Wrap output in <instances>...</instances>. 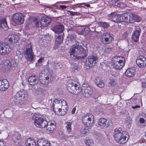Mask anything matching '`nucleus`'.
Returning a JSON list of instances; mask_svg holds the SVG:
<instances>
[{"label":"nucleus","mask_w":146,"mask_h":146,"mask_svg":"<svg viewBox=\"0 0 146 146\" xmlns=\"http://www.w3.org/2000/svg\"><path fill=\"white\" fill-rule=\"evenodd\" d=\"M76 110V108L75 107H74L73 108V109L72 110V112H71V113L72 114L74 113H75Z\"/></svg>","instance_id":"nucleus-57"},{"label":"nucleus","mask_w":146,"mask_h":146,"mask_svg":"<svg viewBox=\"0 0 146 146\" xmlns=\"http://www.w3.org/2000/svg\"><path fill=\"white\" fill-rule=\"evenodd\" d=\"M95 82L98 86L100 88H102L104 86V83L98 78H96Z\"/></svg>","instance_id":"nucleus-38"},{"label":"nucleus","mask_w":146,"mask_h":146,"mask_svg":"<svg viewBox=\"0 0 146 146\" xmlns=\"http://www.w3.org/2000/svg\"><path fill=\"white\" fill-rule=\"evenodd\" d=\"M142 115L143 117H143L146 120V115L143 113L142 114ZM143 117L140 118L138 122V125L141 127H143L146 125L145 119H144Z\"/></svg>","instance_id":"nucleus-32"},{"label":"nucleus","mask_w":146,"mask_h":146,"mask_svg":"<svg viewBox=\"0 0 146 146\" xmlns=\"http://www.w3.org/2000/svg\"><path fill=\"white\" fill-rule=\"evenodd\" d=\"M99 25L101 27L104 28H106L108 25L107 23L103 22H100Z\"/></svg>","instance_id":"nucleus-44"},{"label":"nucleus","mask_w":146,"mask_h":146,"mask_svg":"<svg viewBox=\"0 0 146 146\" xmlns=\"http://www.w3.org/2000/svg\"><path fill=\"white\" fill-rule=\"evenodd\" d=\"M3 142L2 141L0 140V146H2V145H3Z\"/></svg>","instance_id":"nucleus-59"},{"label":"nucleus","mask_w":146,"mask_h":146,"mask_svg":"<svg viewBox=\"0 0 146 146\" xmlns=\"http://www.w3.org/2000/svg\"><path fill=\"white\" fill-rule=\"evenodd\" d=\"M84 142L87 146H94L95 145L93 140L90 138H86Z\"/></svg>","instance_id":"nucleus-35"},{"label":"nucleus","mask_w":146,"mask_h":146,"mask_svg":"<svg viewBox=\"0 0 146 146\" xmlns=\"http://www.w3.org/2000/svg\"><path fill=\"white\" fill-rule=\"evenodd\" d=\"M83 123L88 127H91L94 124V118L91 114H87L83 116L82 119Z\"/></svg>","instance_id":"nucleus-7"},{"label":"nucleus","mask_w":146,"mask_h":146,"mask_svg":"<svg viewBox=\"0 0 146 146\" xmlns=\"http://www.w3.org/2000/svg\"><path fill=\"white\" fill-rule=\"evenodd\" d=\"M58 64H57V66L58 65Z\"/></svg>","instance_id":"nucleus-63"},{"label":"nucleus","mask_w":146,"mask_h":146,"mask_svg":"<svg viewBox=\"0 0 146 146\" xmlns=\"http://www.w3.org/2000/svg\"><path fill=\"white\" fill-rule=\"evenodd\" d=\"M44 57L41 56L37 60V62L36 64V66H40L42 64V63L44 62Z\"/></svg>","instance_id":"nucleus-41"},{"label":"nucleus","mask_w":146,"mask_h":146,"mask_svg":"<svg viewBox=\"0 0 146 146\" xmlns=\"http://www.w3.org/2000/svg\"><path fill=\"white\" fill-rule=\"evenodd\" d=\"M12 19L13 21L17 25L23 24L24 21V17L21 13H16L13 15Z\"/></svg>","instance_id":"nucleus-9"},{"label":"nucleus","mask_w":146,"mask_h":146,"mask_svg":"<svg viewBox=\"0 0 146 146\" xmlns=\"http://www.w3.org/2000/svg\"><path fill=\"white\" fill-rule=\"evenodd\" d=\"M67 87L70 92L75 94H78L82 91V88L80 85L74 83L72 80H69L68 82Z\"/></svg>","instance_id":"nucleus-4"},{"label":"nucleus","mask_w":146,"mask_h":146,"mask_svg":"<svg viewBox=\"0 0 146 146\" xmlns=\"http://www.w3.org/2000/svg\"><path fill=\"white\" fill-rule=\"evenodd\" d=\"M70 14L74 16L75 15H78L79 14V12H73L70 11H68Z\"/></svg>","instance_id":"nucleus-49"},{"label":"nucleus","mask_w":146,"mask_h":146,"mask_svg":"<svg viewBox=\"0 0 146 146\" xmlns=\"http://www.w3.org/2000/svg\"><path fill=\"white\" fill-rule=\"evenodd\" d=\"M129 13H126L121 15V22H129Z\"/></svg>","instance_id":"nucleus-31"},{"label":"nucleus","mask_w":146,"mask_h":146,"mask_svg":"<svg viewBox=\"0 0 146 146\" xmlns=\"http://www.w3.org/2000/svg\"><path fill=\"white\" fill-rule=\"evenodd\" d=\"M113 135L115 140L119 144L126 143L129 138L127 132L122 130L120 128H116L115 129Z\"/></svg>","instance_id":"nucleus-1"},{"label":"nucleus","mask_w":146,"mask_h":146,"mask_svg":"<svg viewBox=\"0 0 146 146\" xmlns=\"http://www.w3.org/2000/svg\"><path fill=\"white\" fill-rule=\"evenodd\" d=\"M38 146H50V142L44 138L39 139L37 141Z\"/></svg>","instance_id":"nucleus-26"},{"label":"nucleus","mask_w":146,"mask_h":146,"mask_svg":"<svg viewBox=\"0 0 146 146\" xmlns=\"http://www.w3.org/2000/svg\"><path fill=\"white\" fill-rule=\"evenodd\" d=\"M25 144L26 146H36V143L33 139L29 138L26 141Z\"/></svg>","instance_id":"nucleus-33"},{"label":"nucleus","mask_w":146,"mask_h":146,"mask_svg":"<svg viewBox=\"0 0 146 146\" xmlns=\"http://www.w3.org/2000/svg\"><path fill=\"white\" fill-rule=\"evenodd\" d=\"M29 21H27L25 24L26 29H27L29 28Z\"/></svg>","instance_id":"nucleus-54"},{"label":"nucleus","mask_w":146,"mask_h":146,"mask_svg":"<svg viewBox=\"0 0 146 146\" xmlns=\"http://www.w3.org/2000/svg\"><path fill=\"white\" fill-rule=\"evenodd\" d=\"M82 89V94L84 97H88L92 94V89L87 84H83Z\"/></svg>","instance_id":"nucleus-15"},{"label":"nucleus","mask_w":146,"mask_h":146,"mask_svg":"<svg viewBox=\"0 0 146 146\" xmlns=\"http://www.w3.org/2000/svg\"><path fill=\"white\" fill-rule=\"evenodd\" d=\"M108 19L115 22H121V15L115 14L112 13L108 15Z\"/></svg>","instance_id":"nucleus-20"},{"label":"nucleus","mask_w":146,"mask_h":146,"mask_svg":"<svg viewBox=\"0 0 146 146\" xmlns=\"http://www.w3.org/2000/svg\"><path fill=\"white\" fill-rule=\"evenodd\" d=\"M136 63L139 67H144L146 65V59L143 56H139L137 58Z\"/></svg>","instance_id":"nucleus-22"},{"label":"nucleus","mask_w":146,"mask_h":146,"mask_svg":"<svg viewBox=\"0 0 146 146\" xmlns=\"http://www.w3.org/2000/svg\"><path fill=\"white\" fill-rule=\"evenodd\" d=\"M2 29L5 30H7V27L6 19L4 18L0 20V29Z\"/></svg>","instance_id":"nucleus-27"},{"label":"nucleus","mask_w":146,"mask_h":146,"mask_svg":"<svg viewBox=\"0 0 146 146\" xmlns=\"http://www.w3.org/2000/svg\"><path fill=\"white\" fill-rule=\"evenodd\" d=\"M76 71H77V70H78V68H75V69H74V72H76Z\"/></svg>","instance_id":"nucleus-61"},{"label":"nucleus","mask_w":146,"mask_h":146,"mask_svg":"<svg viewBox=\"0 0 146 146\" xmlns=\"http://www.w3.org/2000/svg\"><path fill=\"white\" fill-rule=\"evenodd\" d=\"M84 49L81 45L76 44L72 45L70 49V54L71 58L74 60L79 59L77 53L79 51H83Z\"/></svg>","instance_id":"nucleus-6"},{"label":"nucleus","mask_w":146,"mask_h":146,"mask_svg":"<svg viewBox=\"0 0 146 146\" xmlns=\"http://www.w3.org/2000/svg\"><path fill=\"white\" fill-rule=\"evenodd\" d=\"M20 133L17 132H15L12 136V139L15 142H16L17 141L20 139Z\"/></svg>","instance_id":"nucleus-39"},{"label":"nucleus","mask_w":146,"mask_h":146,"mask_svg":"<svg viewBox=\"0 0 146 146\" xmlns=\"http://www.w3.org/2000/svg\"><path fill=\"white\" fill-rule=\"evenodd\" d=\"M135 70L134 68H128L125 72V75L129 77H132L134 76L135 73Z\"/></svg>","instance_id":"nucleus-28"},{"label":"nucleus","mask_w":146,"mask_h":146,"mask_svg":"<svg viewBox=\"0 0 146 146\" xmlns=\"http://www.w3.org/2000/svg\"><path fill=\"white\" fill-rule=\"evenodd\" d=\"M52 29L56 33L61 34L60 35H58L56 38L55 41V45L58 46L63 40L64 34L62 32L64 31V26L61 25H55L53 27Z\"/></svg>","instance_id":"nucleus-2"},{"label":"nucleus","mask_w":146,"mask_h":146,"mask_svg":"<svg viewBox=\"0 0 146 146\" xmlns=\"http://www.w3.org/2000/svg\"><path fill=\"white\" fill-rule=\"evenodd\" d=\"M125 122L128 125H130L132 122L131 119L129 117H127L126 119Z\"/></svg>","instance_id":"nucleus-46"},{"label":"nucleus","mask_w":146,"mask_h":146,"mask_svg":"<svg viewBox=\"0 0 146 146\" xmlns=\"http://www.w3.org/2000/svg\"><path fill=\"white\" fill-rule=\"evenodd\" d=\"M34 123L37 127L40 128H44L47 126V121L42 116H38L35 115L33 117Z\"/></svg>","instance_id":"nucleus-5"},{"label":"nucleus","mask_w":146,"mask_h":146,"mask_svg":"<svg viewBox=\"0 0 146 146\" xmlns=\"http://www.w3.org/2000/svg\"><path fill=\"white\" fill-rule=\"evenodd\" d=\"M90 30L88 27H85L82 29L81 31L79 33V34L84 35L86 36L89 32Z\"/></svg>","instance_id":"nucleus-40"},{"label":"nucleus","mask_w":146,"mask_h":146,"mask_svg":"<svg viewBox=\"0 0 146 146\" xmlns=\"http://www.w3.org/2000/svg\"><path fill=\"white\" fill-rule=\"evenodd\" d=\"M129 22L133 23L135 22H139L141 20L140 17L134 13L129 12Z\"/></svg>","instance_id":"nucleus-19"},{"label":"nucleus","mask_w":146,"mask_h":146,"mask_svg":"<svg viewBox=\"0 0 146 146\" xmlns=\"http://www.w3.org/2000/svg\"><path fill=\"white\" fill-rule=\"evenodd\" d=\"M140 107V106L138 105H136L135 106H132V108L133 109H135L137 108H139Z\"/></svg>","instance_id":"nucleus-56"},{"label":"nucleus","mask_w":146,"mask_h":146,"mask_svg":"<svg viewBox=\"0 0 146 146\" xmlns=\"http://www.w3.org/2000/svg\"><path fill=\"white\" fill-rule=\"evenodd\" d=\"M142 85L143 87H146V78L142 79Z\"/></svg>","instance_id":"nucleus-48"},{"label":"nucleus","mask_w":146,"mask_h":146,"mask_svg":"<svg viewBox=\"0 0 146 146\" xmlns=\"http://www.w3.org/2000/svg\"><path fill=\"white\" fill-rule=\"evenodd\" d=\"M48 127V129L50 133H52L56 127V125H52Z\"/></svg>","instance_id":"nucleus-42"},{"label":"nucleus","mask_w":146,"mask_h":146,"mask_svg":"<svg viewBox=\"0 0 146 146\" xmlns=\"http://www.w3.org/2000/svg\"><path fill=\"white\" fill-rule=\"evenodd\" d=\"M119 56H116L113 58L112 61L113 64L115 68L117 69H120L122 68L125 64V61L123 60L120 59Z\"/></svg>","instance_id":"nucleus-10"},{"label":"nucleus","mask_w":146,"mask_h":146,"mask_svg":"<svg viewBox=\"0 0 146 146\" xmlns=\"http://www.w3.org/2000/svg\"><path fill=\"white\" fill-rule=\"evenodd\" d=\"M72 123L71 122L67 121L65 123V128L66 132L68 133H70L72 131Z\"/></svg>","instance_id":"nucleus-34"},{"label":"nucleus","mask_w":146,"mask_h":146,"mask_svg":"<svg viewBox=\"0 0 146 146\" xmlns=\"http://www.w3.org/2000/svg\"><path fill=\"white\" fill-rule=\"evenodd\" d=\"M89 129L87 126L82 127L80 131V135L82 137L85 136L89 132Z\"/></svg>","instance_id":"nucleus-30"},{"label":"nucleus","mask_w":146,"mask_h":146,"mask_svg":"<svg viewBox=\"0 0 146 146\" xmlns=\"http://www.w3.org/2000/svg\"><path fill=\"white\" fill-rule=\"evenodd\" d=\"M6 39L10 43L13 44L18 41L19 40V36L17 34H11L9 35Z\"/></svg>","instance_id":"nucleus-21"},{"label":"nucleus","mask_w":146,"mask_h":146,"mask_svg":"<svg viewBox=\"0 0 146 146\" xmlns=\"http://www.w3.org/2000/svg\"><path fill=\"white\" fill-rule=\"evenodd\" d=\"M16 55L18 58L21 59L22 56V53L19 50H17L16 52Z\"/></svg>","instance_id":"nucleus-47"},{"label":"nucleus","mask_w":146,"mask_h":146,"mask_svg":"<svg viewBox=\"0 0 146 146\" xmlns=\"http://www.w3.org/2000/svg\"><path fill=\"white\" fill-rule=\"evenodd\" d=\"M66 103V101L63 99L59 98L54 100L53 103V108L54 112L63 107V103Z\"/></svg>","instance_id":"nucleus-13"},{"label":"nucleus","mask_w":146,"mask_h":146,"mask_svg":"<svg viewBox=\"0 0 146 146\" xmlns=\"http://www.w3.org/2000/svg\"><path fill=\"white\" fill-rule=\"evenodd\" d=\"M40 82L43 84H47L50 80V76L47 75L44 73H40L39 76Z\"/></svg>","instance_id":"nucleus-18"},{"label":"nucleus","mask_w":146,"mask_h":146,"mask_svg":"<svg viewBox=\"0 0 146 146\" xmlns=\"http://www.w3.org/2000/svg\"><path fill=\"white\" fill-rule=\"evenodd\" d=\"M63 107L60 108V109L56 110L54 112L55 113L59 115H64L67 113V105L66 103H63Z\"/></svg>","instance_id":"nucleus-23"},{"label":"nucleus","mask_w":146,"mask_h":146,"mask_svg":"<svg viewBox=\"0 0 146 146\" xmlns=\"http://www.w3.org/2000/svg\"><path fill=\"white\" fill-rule=\"evenodd\" d=\"M84 6H85V7H88L90 6V5L89 4H87V5H86Z\"/></svg>","instance_id":"nucleus-60"},{"label":"nucleus","mask_w":146,"mask_h":146,"mask_svg":"<svg viewBox=\"0 0 146 146\" xmlns=\"http://www.w3.org/2000/svg\"><path fill=\"white\" fill-rule=\"evenodd\" d=\"M98 57L96 55H92L89 56L86 58L85 65L86 69L94 66L98 62Z\"/></svg>","instance_id":"nucleus-8"},{"label":"nucleus","mask_w":146,"mask_h":146,"mask_svg":"<svg viewBox=\"0 0 146 146\" xmlns=\"http://www.w3.org/2000/svg\"><path fill=\"white\" fill-rule=\"evenodd\" d=\"M111 49L110 48H105L104 53L105 54H108L111 51Z\"/></svg>","instance_id":"nucleus-51"},{"label":"nucleus","mask_w":146,"mask_h":146,"mask_svg":"<svg viewBox=\"0 0 146 146\" xmlns=\"http://www.w3.org/2000/svg\"><path fill=\"white\" fill-rule=\"evenodd\" d=\"M60 8L62 10L66 9L67 7L66 5H60L59 6Z\"/></svg>","instance_id":"nucleus-53"},{"label":"nucleus","mask_w":146,"mask_h":146,"mask_svg":"<svg viewBox=\"0 0 146 146\" xmlns=\"http://www.w3.org/2000/svg\"><path fill=\"white\" fill-rule=\"evenodd\" d=\"M37 79V77L35 76H30L28 78V82L31 85H35L38 82Z\"/></svg>","instance_id":"nucleus-29"},{"label":"nucleus","mask_w":146,"mask_h":146,"mask_svg":"<svg viewBox=\"0 0 146 146\" xmlns=\"http://www.w3.org/2000/svg\"><path fill=\"white\" fill-rule=\"evenodd\" d=\"M52 21L51 19L47 16L42 17L41 19L40 23V27L42 29L47 27Z\"/></svg>","instance_id":"nucleus-16"},{"label":"nucleus","mask_w":146,"mask_h":146,"mask_svg":"<svg viewBox=\"0 0 146 146\" xmlns=\"http://www.w3.org/2000/svg\"><path fill=\"white\" fill-rule=\"evenodd\" d=\"M113 39V38L110 33H106L102 35L100 40L104 44H108L111 43Z\"/></svg>","instance_id":"nucleus-14"},{"label":"nucleus","mask_w":146,"mask_h":146,"mask_svg":"<svg viewBox=\"0 0 146 146\" xmlns=\"http://www.w3.org/2000/svg\"><path fill=\"white\" fill-rule=\"evenodd\" d=\"M123 38H126L127 37L128 34L126 33H125L123 34Z\"/></svg>","instance_id":"nucleus-55"},{"label":"nucleus","mask_w":146,"mask_h":146,"mask_svg":"<svg viewBox=\"0 0 146 146\" xmlns=\"http://www.w3.org/2000/svg\"><path fill=\"white\" fill-rule=\"evenodd\" d=\"M68 38H70V40L73 41V40H74L76 38V36L74 35L72 36L71 35H69L68 36Z\"/></svg>","instance_id":"nucleus-50"},{"label":"nucleus","mask_w":146,"mask_h":146,"mask_svg":"<svg viewBox=\"0 0 146 146\" xmlns=\"http://www.w3.org/2000/svg\"><path fill=\"white\" fill-rule=\"evenodd\" d=\"M18 60L15 58L12 60L11 61L8 60H5L2 61L0 64V68L4 69L6 71H9L12 67H15L17 66Z\"/></svg>","instance_id":"nucleus-3"},{"label":"nucleus","mask_w":146,"mask_h":146,"mask_svg":"<svg viewBox=\"0 0 146 146\" xmlns=\"http://www.w3.org/2000/svg\"><path fill=\"white\" fill-rule=\"evenodd\" d=\"M9 87V83L6 79L0 80V90L4 91Z\"/></svg>","instance_id":"nucleus-24"},{"label":"nucleus","mask_w":146,"mask_h":146,"mask_svg":"<svg viewBox=\"0 0 146 146\" xmlns=\"http://www.w3.org/2000/svg\"><path fill=\"white\" fill-rule=\"evenodd\" d=\"M56 123L54 121H49L48 122H47V126H50L52 125H56Z\"/></svg>","instance_id":"nucleus-43"},{"label":"nucleus","mask_w":146,"mask_h":146,"mask_svg":"<svg viewBox=\"0 0 146 146\" xmlns=\"http://www.w3.org/2000/svg\"><path fill=\"white\" fill-rule=\"evenodd\" d=\"M116 84L115 81L113 79H111L110 80L109 82V85L110 86H113Z\"/></svg>","instance_id":"nucleus-45"},{"label":"nucleus","mask_w":146,"mask_h":146,"mask_svg":"<svg viewBox=\"0 0 146 146\" xmlns=\"http://www.w3.org/2000/svg\"><path fill=\"white\" fill-rule=\"evenodd\" d=\"M25 94L23 92L19 91L17 92L14 96V101L20 104L24 102L25 98Z\"/></svg>","instance_id":"nucleus-17"},{"label":"nucleus","mask_w":146,"mask_h":146,"mask_svg":"<svg viewBox=\"0 0 146 146\" xmlns=\"http://www.w3.org/2000/svg\"><path fill=\"white\" fill-rule=\"evenodd\" d=\"M25 57L28 61L33 62L35 60V55L34 54H29L27 53V55H25Z\"/></svg>","instance_id":"nucleus-37"},{"label":"nucleus","mask_w":146,"mask_h":146,"mask_svg":"<svg viewBox=\"0 0 146 146\" xmlns=\"http://www.w3.org/2000/svg\"><path fill=\"white\" fill-rule=\"evenodd\" d=\"M140 31V29L139 28H137L133 32L132 38L135 42H137L139 40Z\"/></svg>","instance_id":"nucleus-25"},{"label":"nucleus","mask_w":146,"mask_h":146,"mask_svg":"<svg viewBox=\"0 0 146 146\" xmlns=\"http://www.w3.org/2000/svg\"><path fill=\"white\" fill-rule=\"evenodd\" d=\"M36 90L38 94L41 93L42 92V89L40 87H37Z\"/></svg>","instance_id":"nucleus-52"},{"label":"nucleus","mask_w":146,"mask_h":146,"mask_svg":"<svg viewBox=\"0 0 146 146\" xmlns=\"http://www.w3.org/2000/svg\"><path fill=\"white\" fill-rule=\"evenodd\" d=\"M60 3H62V2H60Z\"/></svg>","instance_id":"nucleus-64"},{"label":"nucleus","mask_w":146,"mask_h":146,"mask_svg":"<svg viewBox=\"0 0 146 146\" xmlns=\"http://www.w3.org/2000/svg\"><path fill=\"white\" fill-rule=\"evenodd\" d=\"M11 50L9 45L5 43L0 42V54L2 55H7Z\"/></svg>","instance_id":"nucleus-12"},{"label":"nucleus","mask_w":146,"mask_h":146,"mask_svg":"<svg viewBox=\"0 0 146 146\" xmlns=\"http://www.w3.org/2000/svg\"><path fill=\"white\" fill-rule=\"evenodd\" d=\"M98 124L100 128L105 129L109 126H111L112 123L110 120H108L103 118H101L98 120Z\"/></svg>","instance_id":"nucleus-11"},{"label":"nucleus","mask_w":146,"mask_h":146,"mask_svg":"<svg viewBox=\"0 0 146 146\" xmlns=\"http://www.w3.org/2000/svg\"><path fill=\"white\" fill-rule=\"evenodd\" d=\"M35 25L37 27H38L39 26V23L38 21H36L35 23Z\"/></svg>","instance_id":"nucleus-58"},{"label":"nucleus","mask_w":146,"mask_h":146,"mask_svg":"<svg viewBox=\"0 0 146 146\" xmlns=\"http://www.w3.org/2000/svg\"><path fill=\"white\" fill-rule=\"evenodd\" d=\"M25 52V55H27V53L29 54H33L31 45V44H28Z\"/></svg>","instance_id":"nucleus-36"},{"label":"nucleus","mask_w":146,"mask_h":146,"mask_svg":"<svg viewBox=\"0 0 146 146\" xmlns=\"http://www.w3.org/2000/svg\"><path fill=\"white\" fill-rule=\"evenodd\" d=\"M52 6H53V7L54 6H55V4H54V5H52Z\"/></svg>","instance_id":"nucleus-62"}]
</instances>
